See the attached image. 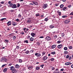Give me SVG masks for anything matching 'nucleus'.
Segmentation results:
<instances>
[{
	"instance_id": "nucleus-19",
	"label": "nucleus",
	"mask_w": 73,
	"mask_h": 73,
	"mask_svg": "<svg viewBox=\"0 0 73 73\" xmlns=\"http://www.w3.org/2000/svg\"><path fill=\"white\" fill-rule=\"evenodd\" d=\"M35 33H31V35L32 37H34V36H35Z\"/></svg>"
},
{
	"instance_id": "nucleus-56",
	"label": "nucleus",
	"mask_w": 73,
	"mask_h": 73,
	"mask_svg": "<svg viewBox=\"0 0 73 73\" xmlns=\"http://www.w3.org/2000/svg\"><path fill=\"white\" fill-rule=\"evenodd\" d=\"M69 15H73V12H72Z\"/></svg>"
},
{
	"instance_id": "nucleus-46",
	"label": "nucleus",
	"mask_w": 73,
	"mask_h": 73,
	"mask_svg": "<svg viewBox=\"0 0 73 73\" xmlns=\"http://www.w3.org/2000/svg\"><path fill=\"white\" fill-rule=\"evenodd\" d=\"M34 51V50H30V52L31 53H33Z\"/></svg>"
},
{
	"instance_id": "nucleus-36",
	"label": "nucleus",
	"mask_w": 73,
	"mask_h": 73,
	"mask_svg": "<svg viewBox=\"0 0 73 73\" xmlns=\"http://www.w3.org/2000/svg\"><path fill=\"white\" fill-rule=\"evenodd\" d=\"M51 54H56V52H51Z\"/></svg>"
},
{
	"instance_id": "nucleus-55",
	"label": "nucleus",
	"mask_w": 73,
	"mask_h": 73,
	"mask_svg": "<svg viewBox=\"0 0 73 73\" xmlns=\"http://www.w3.org/2000/svg\"><path fill=\"white\" fill-rule=\"evenodd\" d=\"M59 5V4L58 3H56L55 4V6H56V7H57V6H58V5Z\"/></svg>"
},
{
	"instance_id": "nucleus-5",
	"label": "nucleus",
	"mask_w": 73,
	"mask_h": 73,
	"mask_svg": "<svg viewBox=\"0 0 73 73\" xmlns=\"http://www.w3.org/2000/svg\"><path fill=\"white\" fill-rule=\"evenodd\" d=\"M12 8H17L16 5L15 4H13L12 6Z\"/></svg>"
},
{
	"instance_id": "nucleus-26",
	"label": "nucleus",
	"mask_w": 73,
	"mask_h": 73,
	"mask_svg": "<svg viewBox=\"0 0 73 73\" xmlns=\"http://www.w3.org/2000/svg\"><path fill=\"white\" fill-rule=\"evenodd\" d=\"M49 28L51 29L53 28H54V26L52 25H50L49 26Z\"/></svg>"
},
{
	"instance_id": "nucleus-27",
	"label": "nucleus",
	"mask_w": 73,
	"mask_h": 73,
	"mask_svg": "<svg viewBox=\"0 0 73 73\" xmlns=\"http://www.w3.org/2000/svg\"><path fill=\"white\" fill-rule=\"evenodd\" d=\"M35 69L36 70H39L40 69V68L39 67H36V68Z\"/></svg>"
},
{
	"instance_id": "nucleus-14",
	"label": "nucleus",
	"mask_w": 73,
	"mask_h": 73,
	"mask_svg": "<svg viewBox=\"0 0 73 73\" xmlns=\"http://www.w3.org/2000/svg\"><path fill=\"white\" fill-rule=\"evenodd\" d=\"M15 68L17 69H18V68H20V66L18 64H17L15 65Z\"/></svg>"
},
{
	"instance_id": "nucleus-42",
	"label": "nucleus",
	"mask_w": 73,
	"mask_h": 73,
	"mask_svg": "<svg viewBox=\"0 0 73 73\" xmlns=\"http://www.w3.org/2000/svg\"><path fill=\"white\" fill-rule=\"evenodd\" d=\"M19 62H20V63H21V62H22V60L21 59H20L19 60Z\"/></svg>"
},
{
	"instance_id": "nucleus-39",
	"label": "nucleus",
	"mask_w": 73,
	"mask_h": 73,
	"mask_svg": "<svg viewBox=\"0 0 73 73\" xmlns=\"http://www.w3.org/2000/svg\"><path fill=\"white\" fill-rule=\"evenodd\" d=\"M48 20H49L48 19V18H45L44 19V20L45 21H48Z\"/></svg>"
},
{
	"instance_id": "nucleus-24",
	"label": "nucleus",
	"mask_w": 73,
	"mask_h": 73,
	"mask_svg": "<svg viewBox=\"0 0 73 73\" xmlns=\"http://www.w3.org/2000/svg\"><path fill=\"white\" fill-rule=\"evenodd\" d=\"M19 48H20V47H19V46L17 45H16V48L15 49V50H16V49H19Z\"/></svg>"
},
{
	"instance_id": "nucleus-13",
	"label": "nucleus",
	"mask_w": 73,
	"mask_h": 73,
	"mask_svg": "<svg viewBox=\"0 0 73 73\" xmlns=\"http://www.w3.org/2000/svg\"><path fill=\"white\" fill-rule=\"evenodd\" d=\"M17 72V71L16 69H14L12 71V73H16Z\"/></svg>"
},
{
	"instance_id": "nucleus-17",
	"label": "nucleus",
	"mask_w": 73,
	"mask_h": 73,
	"mask_svg": "<svg viewBox=\"0 0 73 73\" xmlns=\"http://www.w3.org/2000/svg\"><path fill=\"white\" fill-rule=\"evenodd\" d=\"M25 53H26V54H29L30 53V51H29L28 50H27L26 51Z\"/></svg>"
},
{
	"instance_id": "nucleus-51",
	"label": "nucleus",
	"mask_w": 73,
	"mask_h": 73,
	"mask_svg": "<svg viewBox=\"0 0 73 73\" xmlns=\"http://www.w3.org/2000/svg\"><path fill=\"white\" fill-rule=\"evenodd\" d=\"M6 65H7V64H3L2 66V67L3 68L4 66H6Z\"/></svg>"
},
{
	"instance_id": "nucleus-22",
	"label": "nucleus",
	"mask_w": 73,
	"mask_h": 73,
	"mask_svg": "<svg viewBox=\"0 0 73 73\" xmlns=\"http://www.w3.org/2000/svg\"><path fill=\"white\" fill-rule=\"evenodd\" d=\"M7 68H5L3 70V72H7Z\"/></svg>"
},
{
	"instance_id": "nucleus-16",
	"label": "nucleus",
	"mask_w": 73,
	"mask_h": 73,
	"mask_svg": "<svg viewBox=\"0 0 73 73\" xmlns=\"http://www.w3.org/2000/svg\"><path fill=\"white\" fill-rule=\"evenodd\" d=\"M13 25L15 26L17 25V23L15 22H12Z\"/></svg>"
},
{
	"instance_id": "nucleus-29",
	"label": "nucleus",
	"mask_w": 73,
	"mask_h": 73,
	"mask_svg": "<svg viewBox=\"0 0 73 73\" xmlns=\"http://www.w3.org/2000/svg\"><path fill=\"white\" fill-rule=\"evenodd\" d=\"M64 49L65 50H68V48L66 47H65L64 48Z\"/></svg>"
},
{
	"instance_id": "nucleus-2",
	"label": "nucleus",
	"mask_w": 73,
	"mask_h": 73,
	"mask_svg": "<svg viewBox=\"0 0 73 73\" xmlns=\"http://www.w3.org/2000/svg\"><path fill=\"white\" fill-rule=\"evenodd\" d=\"M45 39L46 40H47V41H50V40L51 38H50V36H48L45 38Z\"/></svg>"
},
{
	"instance_id": "nucleus-18",
	"label": "nucleus",
	"mask_w": 73,
	"mask_h": 73,
	"mask_svg": "<svg viewBox=\"0 0 73 73\" xmlns=\"http://www.w3.org/2000/svg\"><path fill=\"white\" fill-rule=\"evenodd\" d=\"M4 20H7V18H2L1 19H0V21H3Z\"/></svg>"
},
{
	"instance_id": "nucleus-30",
	"label": "nucleus",
	"mask_w": 73,
	"mask_h": 73,
	"mask_svg": "<svg viewBox=\"0 0 73 73\" xmlns=\"http://www.w3.org/2000/svg\"><path fill=\"white\" fill-rule=\"evenodd\" d=\"M64 53L65 54H68V52L67 51H65L64 52Z\"/></svg>"
},
{
	"instance_id": "nucleus-64",
	"label": "nucleus",
	"mask_w": 73,
	"mask_h": 73,
	"mask_svg": "<svg viewBox=\"0 0 73 73\" xmlns=\"http://www.w3.org/2000/svg\"><path fill=\"white\" fill-rule=\"evenodd\" d=\"M64 68H62L60 69V71H64Z\"/></svg>"
},
{
	"instance_id": "nucleus-54",
	"label": "nucleus",
	"mask_w": 73,
	"mask_h": 73,
	"mask_svg": "<svg viewBox=\"0 0 73 73\" xmlns=\"http://www.w3.org/2000/svg\"><path fill=\"white\" fill-rule=\"evenodd\" d=\"M62 37H64V36H65V34H64V33H62Z\"/></svg>"
},
{
	"instance_id": "nucleus-15",
	"label": "nucleus",
	"mask_w": 73,
	"mask_h": 73,
	"mask_svg": "<svg viewBox=\"0 0 73 73\" xmlns=\"http://www.w3.org/2000/svg\"><path fill=\"white\" fill-rule=\"evenodd\" d=\"M47 58H47L46 56H44L43 57V60L45 61V60H46Z\"/></svg>"
},
{
	"instance_id": "nucleus-34",
	"label": "nucleus",
	"mask_w": 73,
	"mask_h": 73,
	"mask_svg": "<svg viewBox=\"0 0 73 73\" xmlns=\"http://www.w3.org/2000/svg\"><path fill=\"white\" fill-rule=\"evenodd\" d=\"M24 43H27V44H28V43H29V42H28V40H24Z\"/></svg>"
},
{
	"instance_id": "nucleus-38",
	"label": "nucleus",
	"mask_w": 73,
	"mask_h": 73,
	"mask_svg": "<svg viewBox=\"0 0 73 73\" xmlns=\"http://www.w3.org/2000/svg\"><path fill=\"white\" fill-rule=\"evenodd\" d=\"M54 60V58H52L50 59V60L51 61H53Z\"/></svg>"
},
{
	"instance_id": "nucleus-33",
	"label": "nucleus",
	"mask_w": 73,
	"mask_h": 73,
	"mask_svg": "<svg viewBox=\"0 0 73 73\" xmlns=\"http://www.w3.org/2000/svg\"><path fill=\"white\" fill-rule=\"evenodd\" d=\"M60 7L61 8H62L63 7H64V5L63 4L60 5Z\"/></svg>"
},
{
	"instance_id": "nucleus-11",
	"label": "nucleus",
	"mask_w": 73,
	"mask_h": 73,
	"mask_svg": "<svg viewBox=\"0 0 73 73\" xmlns=\"http://www.w3.org/2000/svg\"><path fill=\"white\" fill-rule=\"evenodd\" d=\"M11 70H15V67L13 66H12L10 67Z\"/></svg>"
},
{
	"instance_id": "nucleus-44",
	"label": "nucleus",
	"mask_w": 73,
	"mask_h": 73,
	"mask_svg": "<svg viewBox=\"0 0 73 73\" xmlns=\"http://www.w3.org/2000/svg\"><path fill=\"white\" fill-rule=\"evenodd\" d=\"M55 69L56 68H54V67H52L51 68V69L52 70H54V69Z\"/></svg>"
},
{
	"instance_id": "nucleus-41",
	"label": "nucleus",
	"mask_w": 73,
	"mask_h": 73,
	"mask_svg": "<svg viewBox=\"0 0 73 73\" xmlns=\"http://www.w3.org/2000/svg\"><path fill=\"white\" fill-rule=\"evenodd\" d=\"M62 18H65V17H67V15H64L62 17Z\"/></svg>"
},
{
	"instance_id": "nucleus-4",
	"label": "nucleus",
	"mask_w": 73,
	"mask_h": 73,
	"mask_svg": "<svg viewBox=\"0 0 73 73\" xmlns=\"http://www.w3.org/2000/svg\"><path fill=\"white\" fill-rule=\"evenodd\" d=\"M7 25L8 26H9L12 24V22L11 21H9V22L7 23Z\"/></svg>"
},
{
	"instance_id": "nucleus-62",
	"label": "nucleus",
	"mask_w": 73,
	"mask_h": 73,
	"mask_svg": "<svg viewBox=\"0 0 73 73\" xmlns=\"http://www.w3.org/2000/svg\"><path fill=\"white\" fill-rule=\"evenodd\" d=\"M37 45L39 46V45H40V43L39 42H37Z\"/></svg>"
},
{
	"instance_id": "nucleus-50",
	"label": "nucleus",
	"mask_w": 73,
	"mask_h": 73,
	"mask_svg": "<svg viewBox=\"0 0 73 73\" xmlns=\"http://www.w3.org/2000/svg\"><path fill=\"white\" fill-rule=\"evenodd\" d=\"M46 52H43L42 53V56H44V55H45V54Z\"/></svg>"
},
{
	"instance_id": "nucleus-57",
	"label": "nucleus",
	"mask_w": 73,
	"mask_h": 73,
	"mask_svg": "<svg viewBox=\"0 0 73 73\" xmlns=\"http://www.w3.org/2000/svg\"><path fill=\"white\" fill-rule=\"evenodd\" d=\"M19 17H21V14H19L18 15Z\"/></svg>"
},
{
	"instance_id": "nucleus-61",
	"label": "nucleus",
	"mask_w": 73,
	"mask_h": 73,
	"mask_svg": "<svg viewBox=\"0 0 73 73\" xmlns=\"http://www.w3.org/2000/svg\"><path fill=\"white\" fill-rule=\"evenodd\" d=\"M68 58L69 60H71V59H72V57L69 56Z\"/></svg>"
},
{
	"instance_id": "nucleus-60",
	"label": "nucleus",
	"mask_w": 73,
	"mask_h": 73,
	"mask_svg": "<svg viewBox=\"0 0 73 73\" xmlns=\"http://www.w3.org/2000/svg\"><path fill=\"white\" fill-rule=\"evenodd\" d=\"M9 35L10 36H13V34H10Z\"/></svg>"
},
{
	"instance_id": "nucleus-48",
	"label": "nucleus",
	"mask_w": 73,
	"mask_h": 73,
	"mask_svg": "<svg viewBox=\"0 0 73 73\" xmlns=\"http://www.w3.org/2000/svg\"><path fill=\"white\" fill-rule=\"evenodd\" d=\"M40 66L42 67V68H43V66H44V64H42Z\"/></svg>"
},
{
	"instance_id": "nucleus-53",
	"label": "nucleus",
	"mask_w": 73,
	"mask_h": 73,
	"mask_svg": "<svg viewBox=\"0 0 73 73\" xmlns=\"http://www.w3.org/2000/svg\"><path fill=\"white\" fill-rule=\"evenodd\" d=\"M17 22H19V21H20V20H19V19H16L15 20Z\"/></svg>"
},
{
	"instance_id": "nucleus-31",
	"label": "nucleus",
	"mask_w": 73,
	"mask_h": 73,
	"mask_svg": "<svg viewBox=\"0 0 73 73\" xmlns=\"http://www.w3.org/2000/svg\"><path fill=\"white\" fill-rule=\"evenodd\" d=\"M31 21V20L29 19L27 20V23H30Z\"/></svg>"
},
{
	"instance_id": "nucleus-28",
	"label": "nucleus",
	"mask_w": 73,
	"mask_h": 73,
	"mask_svg": "<svg viewBox=\"0 0 73 73\" xmlns=\"http://www.w3.org/2000/svg\"><path fill=\"white\" fill-rule=\"evenodd\" d=\"M56 46V45H53L52 46V48H54Z\"/></svg>"
},
{
	"instance_id": "nucleus-10",
	"label": "nucleus",
	"mask_w": 73,
	"mask_h": 73,
	"mask_svg": "<svg viewBox=\"0 0 73 73\" xmlns=\"http://www.w3.org/2000/svg\"><path fill=\"white\" fill-rule=\"evenodd\" d=\"M69 22H70V20H67L64 21V23L65 24H68Z\"/></svg>"
},
{
	"instance_id": "nucleus-37",
	"label": "nucleus",
	"mask_w": 73,
	"mask_h": 73,
	"mask_svg": "<svg viewBox=\"0 0 73 73\" xmlns=\"http://www.w3.org/2000/svg\"><path fill=\"white\" fill-rule=\"evenodd\" d=\"M16 36H14L13 37V40H16Z\"/></svg>"
},
{
	"instance_id": "nucleus-6",
	"label": "nucleus",
	"mask_w": 73,
	"mask_h": 73,
	"mask_svg": "<svg viewBox=\"0 0 73 73\" xmlns=\"http://www.w3.org/2000/svg\"><path fill=\"white\" fill-rule=\"evenodd\" d=\"M1 59V60H2L3 61H5V62H7V59L4 58V57H2Z\"/></svg>"
},
{
	"instance_id": "nucleus-32",
	"label": "nucleus",
	"mask_w": 73,
	"mask_h": 73,
	"mask_svg": "<svg viewBox=\"0 0 73 73\" xmlns=\"http://www.w3.org/2000/svg\"><path fill=\"white\" fill-rule=\"evenodd\" d=\"M57 13H58L59 16H61V13L60 12L57 11Z\"/></svg>"
},
{
	"instance_id": "nucleus-47",
	"label": "nucleus",
	"mask_w": 73,
	"mask_h": 73,
	"mask_svg": "<svg viewBox=\"0 0 73 73\" xmlns=\"http://www.w3.org/2000/svg\"><path fill=\"white\" fill-rule=\"evenodd\" d=\"M5 41L6 42H9V40H8L5 39Z\"/></svg>"
},
{
	"instance_id": "nucleus-59",
	"label": "nucleus",
	"mask_w": 73,
	"mask_h": 73,
	"mask_svg": "<svg viewBox=\"0 0 73 73\" xmlns=\"http://www.w3.org/2000/svg\"><path fill=\"white\" fill-rule=\"evenodd\" d=\"M69 57V55H67L66 56V58H68Z\"/></svg>"
},
{
	"instance_id": "nucleus-1",
	"label": "nucleus",
	"mask_w": 73,
	"mask_h": 73,
	"mask_svg": "<svg viewBox=\"0 0 73 73\" xmlns=\"http://www.w3.org/2000/svg\"><path fill=\"white\" fill-rule=\"evenodd\" d=\"M35 55L37 57H40V56H41V54L40 53H36L35 54Z\"/></svg>"
},
{
	"instance_id": "nucleus-23",
	"label": "nucleus",
	"mask_w": 73,
	"mask_h": 73,
	"mask_svg": "<svg viewBox=\"0 0 73 73\" xmlns=\"http://www.w3.org/2000/svg\"><path fill=\"white\" fill-rule=\"evenodd\" d=\"M33 4L36 5H37V4H38V3L37 2H34V1H33Z\"/></svg>"
},
{
	"instance_id": "nucleus-43",
	"label": "nucleus",
	"mask_w": 73,
	"mask_h": 73,
	"mask_svg": "<svg viewBox=\"0 0 73 73\" xmlns=\"http://www.w3.org/2000/svg\"><path fill=\"white\" fill-rule=\"evenodd\" d=\"M40 16V14H39L37 13L36 14V17H37V16Z\"/></svg>"
},
{
	"instance_id": "nucleus-12",
	"label": "nucleus",
	"mask_w": 73,
	"mask_h": 73,
	"mask_svg": "<svg viewBox=\"0 0 73 73\" xmlns=\"http://www.w3.org/2000/svg\"><path fill=\"white\" fill-rule=\"evenodd\" d=\"M47 7H48V5H47L46 4L44 5L43 6V8L45 9Z\"/></svg>"
},
{
	"instance_id": "nucleus-45",
	"label": "nucleus",
	"mask_w": 73,
	"mask_h": 73,
	"mask_svg": "<svg viewBox=\"0 0 73 73\" xmlns=\"http://www.w3.org/2000/svg\"><path fill=\"white\" fill-rule=\"evenodd\" d=\"M12 65V63H10V64H9L8 65V66H11V65Z\"/></svg>"
},
{
	"instance_id": "nucleus-20",
	"label": "nucleus",
	"mask_w": 73,
	"mask_h": 73,
	"mask_svg": "<svg viewBox=\"0 0 73 73\" xmlns=\"http://www.w3.org/2000/svg\"><path fill=\"white\" fill-rule=\"evenodd\" d=\"M66 9H67V7H65L62 8V10L63 11H66Z\"/></svg>"
},
{
	"instance_id": "nucleus-25",
	"label": "nucleus",
	"mask_w": 73,
	"mask_h": 73,
	"mask_svg": "<svg viewBox=\"0 0 73 73\" xmlns=\"http://www.w3.org/2000/svg\"><path fill=\"white\" fill-rule=\"evenodd\" d=\"M17 8H19V7H20V4L19 3H17Z\"/></svg>"
},
{
	"instance_id": "nucleus-9",
	"label": "nucleus",
	"mask_w": 73,
	"mask_h": 73,
	"mask_svg": "<svg viewBox=\"0 0 73 73\" xmlns=\"http://www.w3.org/2000/svg\"><path fill=\"white\" fill-rule=\"evenodd\" d=\"M62 46H63V45H62V44L59 45L58 46V48H60V49H61V48L62 47Z\"/></svg>"
},
{
	"instance_id": "nucleus-52",
	"label": "nucleus",
	"mask_w": 73,
	"mask_h": 73,
	"mask_svg": "<svg viewBox=\"0 0 73 73\" xmlns=\"http://www.w3.org/2000/svg\"><path fill=\"white\" fill-rule=\"evenodd\" d=\"M61 41L60 40H58L57 41V42L58 44H60V43H61Z\"/></svg>"
},
{
	"instance_id": "nucleus-63",
	"label": "nucleus",
	"mask_w": 73,
	"mask_h": 73,
	"mask_svg": "<svg viewBox=\"0 0 73 73\" xmlns=\"http://www.w3.org/2000/svg\"><path fill=\"white\" fill-rule=\"evenodd\" d=\"M10 12H14V10H10Z\"/></svg>"
},
{
	"instance_id": "nucleus-35",
	"label": "nucleus",
	"mask_w": 73,
	"mask_h": 73,
	"mask_svg": "<svg viewBox=\"0 0 73 73\" xmlns=\"http://www.w3.org/2000/svg\"><path fill=\"white\" fill-rule=\"evenodd\" d=\"M52 33H53L54 34V33H58V31H57V32H52Z\"/></svg>"
},
{
	"instance_id": "nucleus-58",
	"label": "nucleus",
	"mask_w": 73,
	"mask_h": 73,
	"mask_svg": "<svg viewBox=\"0 0 73 73\" xmlns=\"http://www.w3.org/2000/svg\"><path fill=\"white\" fill-rule=\"evenodd\" d=\"M71 7H72V5H69L68 6V8H71Z\"/></svg>"
},
{
	"instance_id": "nucleus-3",
	"label": "nucleus",
	"mask_w": 73,
	"mask_h": 73,
	"mask_svg": "<svg viewBox=\"0 0 73 73\" xmlns=\"http://www.w3.org/2000/svg\"><path fill=\"white\" fill-rule=\"evenodd\" d=\"M55 71L56 73H60V70H59L58 68H56Z\"/></svg>"
},
{
	"instance_id": "nucleus-8",
	"label": "nucleus",
	"mask_w": 73,
	"mask_h": 73,
	"mask_svg": "<svg viewBox=\"0 0 73 73\" xmlns=\"http://www.w3.org/2000/svg\"><path fill=\"white\" fill-rule=\"evenodd\" d=\"M71 64H72V63L70 62H66L65 64V65H71Z\"/></svg>"
},
{
	"instance_id": "nucleus-40",
	"label": "nucleus",
	"mask_w": 73,
	"mask_h": 73,
	"mask_svg": "<svg viewBox=\"0 0 73 73\" xmlns=\"http://www.w3.org/2000/svg\"><path fill=\"white\" fill-rule=\"evenodd\" d=\"M72 46H68V48H69L70 49H72Z\"/></svg>"
},
{
	"instance_id": "nucleus-49",
	"label": "nucleus",
	"mask_w": 73,
	"mask_h": 73,
	"mask_svg": "<svg viewBox=\"0 0 73 73\" xmlns=\"http://www.w3.org/2000/svg\"><path fill=\"white\" fill-rule=\"evenodd\" d=\"M0 3H1V4H4V1H2L0 2Z\"/></svg>"
},
{
	"instance_id": "nucleus-21",
	"label": "nucleus",
	"mask_w": 73,
	"mask_h": 73,
	"mask_svg": "<svg viewBox=\"0 0 73 73\" xmlns=\"http://www.w3.org/2000/svg\"><path fill=\"white\" fill-rule=\"evenodd\" d=\"M30 40L31 41H33L34 40V38L33 37H31L30 38Z\"/></svg>"
},
{
	"instance_id": "nucleus-7",
	"label": "nucleus",
	"mask_w": 73,
	"mask_h": 73,
	"mask_svg": "<svg viewBox=\"0 0 73 73\" xmlns=\"http://www.w3.org/2000/svg\"><path fill=\"white\" fill-rule=\"evenodd\" d=\"M33 66H31L28 67V69L29 70H32V69H33Z\"/></svg>"
}]
</instances>
